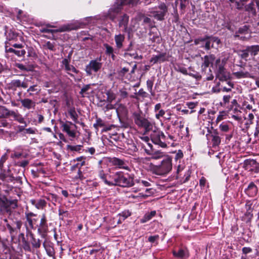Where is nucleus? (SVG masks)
Here are the masks:
<instances>
[{
  "mask_svg": "<svg viewBox=\"0 0 259 259\" xmlns=\"http://www.w3.org/2000/svg\"><path fill=\"white\" fill-rule=\"evenodd\" d=\"M150 137L153 143L162 148H165L169 144L172 145V143L171 142L175 140V137L173 136L168 135L166 137L164 133L158 129L153 131L150 134Z\"/></svg>",
  "mask_w": 259,
  "mask_h": 259,
  "instance_id": "f257e3e1",
  "label": "nucleus"
},
{
  "mask_svg": "<svg viewBox=\"0 0 259 259\" xmlns=\"http://www.w3.org/2000/svg\"><path fill=\"white\" fill-rule=\"evenodd\" d=\"M135 123L139 127L144 128L145 133L152 131L153 124L146 118L141 112H135L133 114Z\"/></svg>",
  "mask_w": 259,
  "mask_h": 259,
  "instance_id": "f03ea898",
  "label": "nucleus"
},
{
  "mask_svg": "<svg viewBox=\"0 0 259 259\" xmlns=\"http://www.w3.org/2000/svg\"><path fill=\"white\" fill-rule=\"evenodd\" d=\"M172 169L171 159L169 157H164L159 165L154 166L153 171L157 175L163 176L169 173Z\"/></svg>",
  "mask_w": 259,
  "mask_h": 259,
  "instance_id": "7ed1b4c3",
  "label": "nucleus"
},
{
  "mask_svg": "<svg viewBox=\"0 0 259 259\" xmlns=\"http://www.w3.org/2000/svg\"><path fill=\"white\" fill-rule=\"evenodd\" d=\"M102 67V63L101 62V57L97 58L95 59L92 60L89 63L85 66V71L87 75L91 76L93 72L96 73L100 71Z\"/></svg>",
  "mask_w": 259,
  "mask_h": 259,
  "instance_id": "20e7f679",
  "label": "nucleus"
},
{
  "mask_svg": "<svg viewBox=\"0 0 259 259\" xmlns=\"http://www.w3.org/2000/svg\"><path fill=\"white\" fill-rule=\"evenodd\" d=\"M230 73L226 70L224 66L219 65L216 72L215 80L218 79L219 82L224 83L230 81Z\"/></svg>",
  "mask_w": 259,
  "mask_h": 259,
  "instance_id": "39448f33",
  "label": "nucleus"
},
{
  "mask_svg": "<svg viewBox=\"0 0 259 259\" xmlns=\"http://www.w3.org/2000/svg\"><path fill=\"white\" fill-rule=\"evenodd\" d=\"M37 233L41 238H45L48 232V225L47 223V217L45 213L42 214L40 217V220L39 225H37Z\"/></svg>",
  "mask_w": 259,
  "mask_h": 259,
  "instance_id": "423d86ee",
  "label": "nucleus"
},
{
  "mask_svg": "<svg viewBox=\"0 0 259 259\" xmlns=\"http://www.w3.org/2000/svg\"><path fill=\"white\" fill-rule=\"evenodd\" d=\"M124 5L121 3V1L117 0V3L109 10L107 14V17L112 21H114L118 14L120 12L122 6Z\"/></svg>",
  "mask_w": 259,
  "mask_h": 259,
  "instance_id": "0eeeda50",
  "label": "nucleus"
},
{
  "mask_svg": "<svg viewBox=\"0 0 259 259\" xmlns=\"http://www.w3.org/2000/svg\"><path fill=\"white\" fill-rule=\"evenodd\" d=\"M234 36L235 38L242 40H247L249 39L251 37V34L248 26L244 25L240 27L235 32Z\"/></svg>",
  "mask_w": 259,
  "mask_h": 259,
  "instance_id": "6e6552de",
  "label": "nucleus"
},
{
  "mask_svg": "<svg viewBox=\"0 0 259 259\" xmlns=\"http://www.w3.org/2000/svg\"><path fill=\"white\" fill-rule=\"evenodd\" d=\"M159 11H151L150 13L157 20L162 21L164 19V17L168 11V8L166 5L162 3L158 6Z\"/></svg>",
  "mask_w": 259,
  "mask_h": 259,
  "instance_id": "1a4fd4ad",
  "label": "nucleus"
},
{
  "mask_svg": "<svg viewBox=\"0 0 259 259\" xmlns=\"http://www.w3.org/2000/svg\"><path fill=\"white\" fill-rule=\"evenodd\" d=\"M134 185L133 178L129 176H125L120 171L118 185L122 187H130Z\"/></svg>",
  "mask_w": 259,
  "mask_h": 259,
  "instance_id": "9d476101",
  "label": "nucleus"
},
{
  "mask_svg": "<svg viewBox=\"0 0 259 259\" xmlns=\"http://www.w3.org/2000/svg\"><path fill=\"white\" fill-rule=\"evenodd\" d=\"M29 80L25 78L23 81L20 79H13L9 83L10 88L16 90V88L26 89L29 85Z\"/></svg>",
  "mask_w": 259,
  "mask_h": 259,
  "instance_id": "9b49d317",
  "label": "nucleus"
},
{
  "mask_svg": "<svg viewBox=\"0 0 259 259\" xmlns=\"http://www.w3.org/2000/svg\"><path fill=\"white\" fill-rule=\"evenodd\" d=\"M120 171L119 172H110L107 176L108 179H105V184L109 186H117Z\"/></svg>",
  "mask_w": 259,
  "mask_h": 259,
  "instance_id": "f8f14e48",
  "label": "nucleus"
},
{
  "mask_svg": "<svg viewBox=\"0 0 259 259\" xmlns=\"http://www.w3.org/2000/svg\"><path fill=\"white\" fill-rule=\"evenodd\" d=\"M17 200L10 201L1 206V211L4 214L6 213L7 214L11 215L12 212V209H14L17 208Z\"/></svg>",
  "mask_w": 259,
  "mask_h": 259,
  "instance_id": "ddd939ff",
  "label": "nucleus"
},
{
  "mask_svg": "<svg viewBox=\"0 0 259 259\" xmlns=\"http://www.w3.org/2000/svg\"><path fill=\"white\" fill-rule=\"evenodd\" d=\"M215 59L214 56L213 55H206L202 59L203 63L201 65V68L203 72L206 73L210 65L212 66Z\"/></svg>",
  "mask_w": 259,
  "mask_h": 259,
  "instance_id": "4468645a",
  "label": "nucleus"
},
{
  "mask_svg": "<svg viewBox=\"0 0 259 259\" xmlns=\"http://www.w3.org/2000/svg\"><path fill=\"white\" fill-rule=\"evenodd\" d=\"M36 217V214H35L32 212H25V218L26 219V223L27 225L28 228L30 229H35L36 226H35V224H36L37 220L36 219L33 218V217Z\"/></svg>",
  "mask_w": 259,
  "mask_h": 259,
  "instance_id": "2eb2a0df",
  "label": "nucleus"
},
{
  "mask_svg": "<svg viewBox=\"0 0 259 259\" xmlns=\"http://www.w3.org/2000/svg\"><path fill=\"white\" fill-rule=\"evenodd\" d=\"M244 192L249 197H253L256 196L258 193V189L255 184L252 182L249 184Z\"/></svg>",
  "mask_w": 259,
  "mask_h": 259,
  "instance_id": "dca6fc26",
  "label": "nucleus"
},
{
  "mask_svg": "<svg viewBox=\"0 0 259 259\" xmlns=\"http://www.w3.org/2000/svg\"><path fill=\"white\" fill-rule=\"evenodd\" d=\"M61 124L63 132L66 133L69 137L71 138H75L76 136L75 131H71L70 130V125L73 124L71 122L67 121L66 122H64L63 121H61Z\"/></svg>",
  "mask_w": 259,
  "mask_h": 259,
  "instance_id": "f3484780",
  "label": "nucleus"
},
{
  "mask_svg": "<svg viewBox=\"0 0 259 259\" xmlns=\"http://www.w3.org/2000/svg\"><path fill=\"white\" fill-rule=\"evenodd\" d=\"M254 3H255L258 10L259 11V0H251L250 3L248 5L245 4L244 8L245 11L252 14L256 15V10L254 7Z\"/></svg>",
  "mask_w": 259,
  "mask_h": 259,
  "instance_id": "a211bd4d",
  "label": "nucleus"
},
{
  "mask_svg": "<svg viewBox=\"0 0 259 259\" xmlns=\"http://www.w3.org/2000/svg\"><path fill=\"white\" fill-rule=\"evenodd\" d=\"M253 201L252 200L246 201L245 205L246 212L244 216L242 217V218H247L248 220H250L252 218L253 214L252 213V211L253 210Z\"/></svg>",
  "mask_w": 259,
  "mask_h": 259,
  "instance_id": "6ab92c4d",
  "label": "nucleus"
},
{
  "mask_svg": "<svg viewBox=\"0 0 259 259\" xmlns=\"http://www.w3.org/2000/svg\"><path fill=\"white\" fill-rule=\"evenodd\" d=\"M168 56L166 53H159L156 55H153L150 60V62L154 64L162 63L168 60Z\"/></svg>",
  "mask_w": 259,
  "mask_h": 259,
  "instance_id": "aec40b11",
  "label": "nucleus"
},
{
  "mask_svg": "<svg viewBox=\"0 0 259 259\" xmlns=\"http://www.w3.org/2000/svg\"><path fill=\"white\" fill-rule=\"evenodd\" d=\"M209 135L207 134L206 137L209 136L211 138V141L212 143V147L218 146L220 145L221 139L219 136V134L217 130H213L212 132H209Z\"/></svg>",
  "mask_w": 259,
  "mask_h": 259,
  "instance_id": "412c9836",
  "label": "nucleus"
},
{
  "mask_svg": "<svg viewBox=\"0 0 259 259\" xmlns=\"http://www.w3.org/2000/svg\"><path fill=\"white\" fill-rule=\"evenodd\" d=\"M112 165L119 168L128 169V167L125 161L116 157H113L110 160Z\"/></svg>",
  "mask_w": 259,
  "mask_h": 259,
  "instance_id": "4be33fe9",
  "label": "nucleus"
},
{
  "mask_svg": "<svg viewBox=\"0 0 259 259\" xmlns=\"http://www.w3.org/2000/svg\"><path fill=\"white\" fill-rule=\"evenodd\" d=\"M5 50L6 52L13 55L14 54L19 57H23L26 54L25 50L8 48V46H6Z\"/></svg>",
  "mask_w": 259,
  "mask_h": 259,
  "instance_id": "5701e85b",
  "label": "nucleus"
},
{
  "mask_svg": "<svg viewBox=\"0 0 259 259\" xmlns=\"http://www.w3.org/2000/svg\"><path fill=\"white\" fill-rule=\"evenodd\" d=\"M216 43L218 45L221 42L220 39L215 36H210L208 39L205 41L204 48L206 50H209L211 48H213V43Z\"/></svg>",
  "mask_w": 259,
  "mask_h": 259,
  "instance_id": "b1692460",
  "label": "nucleus"
},
{
  "mask_svg": "<svg viewBox=\"0 0 259 259\" xmlns=\"http://www.w3.org/2000/svg\"><path fill=\"white\" fill-rule=\"evenodd\" d=\"M31 204L38 209H44L47 205V202L45 200L39 199L37 200L32 199L30 200Z\"/></svg>",
  "mask_w": 259,
  "mask_h": 259,
  "instance_id": "393cba45",
  "label": "nucleus"
},
{
  "mask_svg": "<svg viewBox=\"0 0 259 259\" xmlns=\"http://www.w3.org/2000/svg\"><path fill=\"white\" fill-rule=\"evenodd\" d=\"M161 108L162 105L161 103H158L155 105L154 112L155 113V118L157 119H160L165 113V111L163 110Z\"/></svg>",
  "mask_w": 259,
  "mask_h": 259,
  "instance_id": "a878e982",
  "label": "nucleus"
},
{
  "mask_svg": "<svg viewBox=\"0 0 259 259\" xmlns=\"http://www.w3.org/2000/svg\"><path fill=\"white\" fill-rule=\"evenodd\" d=\"M20 102L22 106L27 109H34L35 106V103L28 98L21 100Z\"/></svg>",
  "mask_w": 259,
  "mask_h": 259,
  "instance_id": "bb28decb",
  "label": "nucleus"
},
{
  "mask_svg": "<svg viewBox=\"0 0 259 259\" xmlns=\"http://www.w3.org/2000/svg\"><path fill=\"white\" fill-rule=\"evenodd\" d=\"M114 39L117 49H120L123 47V42L125 39V36L123 34H119L115 35Z\"/></svg>",
  "mask_w": 259,
  "mask_h": 259,
  "instance_id": "cd10ccee",
  "label": "nucleus"
},
{
  "mask_svg": "<svg viewBox=\"0 0 259 259\" xmlns=\"http://www.w3.org/2000/svg\"><path fill=\"white\" fill-rule=\"evenodd\" d=\"M43 246L49 256H53L55 254L54 249L51 243L45 241L43 243Z\"/></svg>",
  "mask_w": 259,
  "mask_h": 259,
  "instance_id": "c85d7f7f",
  "label": "nucleus"
},
{
  "mask_svg": "<svg viewBox=\"0 0 259 259\" xmlns=\"http://www.w3.org/2000/svg\"><path fill=\"white\" fill-rule=\"evenodd\" d=\"M5 106H0V118H6L11 116V112Z\"/></svg>",
  "mask_w": 259,
  "mask_h": 259,
  "instance_id": "c756f323",
  "label": "nucleus"
},
{
  "mask_svg": "<svg viewBox=\"0 0 259 259\" xmlns=\"http://www.w3.org/2000/svg\"><path fill=\"white\" fill-rule=\"evenodd\" d=\"M5 35L7 39L9 40H15L17 39L19 36L18 34L12 30H7L5 32Z\"/></svg>",
  "mask_w": 259,
  "mask_h": 259,
  "instance_id": "7c9ffc66",
  "label": "nucleus"
},
{
  "mask_svg": "<svg viewBox=\"0 0 259 259\" xmlns=\"http://www.w3.org/2000/svg\"><path fill=\"white\" fill-rule=\"evenodd\" d=\"M11 116H12L14 117V119L19 122V123L24 124L25 126L26 125V122L24 118L21 114L16 113L14 111H12L11 112Z\"/></svg>",
  "mask_w": 259,
  "mask_h": 259,
  "instance_id": "2f4dec72",
  "label": "nucleus"
},
{
  "mask_svg": "<svg viewBox=\"0 0 259 259\" xmlns=\"http://www.w3.org/2000/svg\"><path fill=\"white\" fill-rule=\"evenodd\" d=\"M40 90V88L37 84H33L29 87L27 90V92L29 93V96H32L34 93H35L36 94H39Z\"/></svg>",
  "mask_w": 259,
  "mask_h": 259,
  "instance_id": "473e14b6",
  "label": "nucleus"
},
{
  "mask_svg": "<svg viewBox=\"0 0 259 259\" xmlns=\"http://www.w3.org/2000/svg\"><path fill=\"white\" fill-rule=\"evenodd\" d=\"M249 51L248 47H247L245 49L239 50L238 51V55L242 59L245 61H247L249 57Z\"/></svg>",
  "mask_w": 259,
  "mask_h": 259,
  "instance_id": "72a5a7b5",
  "label": "nucleus"
},
{
  "mask_svg": "<svg viewBox=\"0 0 259 259\" xmlns=\"http://www.w3.org/2000/svg\"><path fill=\"white\" fill-rule=\"evenodd\" d=\"M249 0H236L234 1L236 8L239 10L243 9L245 4Z\"/></svg>",
  "mask_w": 259,
  "mask_h": 259,
  "instance_id": "f704fd0d",
  "label": "nucleus"
},
{
  "mask_svg": "<svg viewBox=\"0 0 259 259\" xmlns=\"http://www.w3.org/2000/svg\"><path fill=\"white\" fill-rule=\"evenodd\" d=\"M173 255L178 258H183L185 257L187 254V251L181 248L178 251L176 250L173 251Z\"/></svg>",
  "mask_w": 259,
  "mask_h": 259,
  "instance_id": "c9c22d12",
  "label": "nucleus"
},
{
  "mask_svg": "<svg viewBox=\"0 0 259 259\" xmlns=\"http://www.w3.org/2000/svg\"><path fill=\"white\" fill-rule=\"evenodd\" d=\"M147 153L151 156L150 158L151 159H159L162 158L164 156L163 153L160 152L159 151H157L152 153H148L147 152Z\"/></svg>",
  "mask_w": 259,
  "mask_h": 259,
  "instance_id": "e433bc0d",
  "label": "nucleus"
},
{
  "mask_svg": "<svg viewBox=\"0 0 259 259\" xmlns=\"http://www.w3.org/2000/svg\"><path fill=\"white\" fill-rule=\"evenodd\" d=\"M128 18L126 14H124L119 21V26L120 27H123L124 28H126L128 22Z\"/></svg>",
  "mask_w": 259,
  "mask_h": 259,
  "instance_id": "4c0bfd02",
  "label": "nucleus"
},
{
  "mask_svg": "<svg viewBox=\"0 0 259 259\" xmlns=\"http://www.w3.org/2000/svg\"><path fill=\"white\" fill-rule=\"evenodd\" d=\"M68 114L70 116L72 119L74 121L75 123H78V116L75 111L74 108H71L69 109L68 111Z\"/></svg>",
  "mask_w": 259,
  "mask_h": 259,
  "instance_id": "58836bf2",
  "label": "nucleus"
},
{
  "mask_svg": "<svg viewBox=\"0 0 259 259\" xmlns=\"http://www.w3.org/2000/svg\"><path fill=\"white\" fill-rule=\"evenodd\" d=\"M176 71L180 72L183 74H188L187 69L183 65L177 63L174 66Z\"/></svg>",
  "mask_w": 259,
  "mask_h": 259,
  "instance_id": "ea45409f",
  "label": "nucleus"
},
{
  "mask_svg": "<svg viewBox=\"0 0 259 259\" xmlns=\"http://www.w3.org/2000/svg\"><path fill=\"white\" fill-rule=\"evenodd\" d=\"M250 55L252 56H256L259 52V45L247 46Z\"/></svg>",
  "mask_w": 259,
  "mask_h": 259,
  "instance_id": "a19ab883",
  "label": "nucleus"
},
{
  "mask_svg": "<svg viewBox=\"0 0 259 259\" xmlns=\"http://www.w3.org/2000/svg\"><path fill=\"white\" fill-rule=\"evenodd\" d=\"M226 82L228 84V87H227L225 85H224V83H221L222 92H231L232 90V89L233 88V86H234L233 83H232L231 81H230Z\"/></svg>",
  "mask_w": 259,
  "mask_h": 259,
  "instance_id": "79ce46f5",
  "label": "nucleus"
},
{
  "mask_svg": "<svg viewBox=\"0 0 259 259\" xmlns=\"http://www.w3.org/2000/svg\"><path fill=\"white\" fill-rule=\"evenodd\" d=\"M233 74L237 78L248 77L250 75L248 72H243L242 71L234 72Z\"/></svg>",
  "mask_w": 259,
  "mask_h": 259,
  "instance_id": "37998d69",
  "label": "nucleus"
},
{
  "mask_svg": "<svg viewBox=\"0 0 259 259\" xmlns=\"http://www.w3.org/2000/svg\"><path fill=\"white\" fill-rule=\"evenodd\" d=\"M93 126L97 130H98L99 127L105 126V123L101 118L97 117L96 122Z\"/></svg>",
  "mask_w": 259,
  "mask_h": 259,
  "instance_id": "c03bdc74",
  "label": "nucleus"
},
{
  "mask_svg": "<svg viewBox=\"0 0 259 259\" xmlns=\"http://www.w3.org/2000/svg\"><path fill=\"white\" fill-rule=\"evenodd\" d=\"M131 214V213L130 211L128 210H125L121 212L119 214V215L120 216V218L119 219L118 222H121L122 221H124L125 219H126L127 217L130 216Z\"/></svg>",
  "mask_w": 259,
  "mask_h": 259,
  "instance_id": "a18cd8bd",
  "label": "nucleus"
},
{
  "mask_svg": "<svg viewBox=\"0 0 259 259\" xmlns=\"http://www.w3.org/2000/svg\"><path fill=\"white\" fill-rule=\"evenodd\" d=\"M245 163L247 165H250L251 166L256 168L257 169V170L259 169V163H257L255 160H246Z\"/></svg>",
  "mask_w": 259,
  "mask_h": 259,
  "instance_id": "49530a36",
  "label": "nucleus"
},
{
  "mask_svg": "<svg viewBox=\"0 0 259 259\" xmlns=\"http://www.w3.org/2000/svg\"><path fill=\"white\" fill-rule=\"evenodd\" d=\"M124 56L125 58H127L128 56H130V57H132L133 58H134L135 59H142V56H139L136 52H134V53H129L128 52H125L124 54Z\"/></svg>",
  "mask_w": 259,
  "mask_h": 259,
  "instance_id": "de8ad7c7",
  "label": "nucleus"
},
{
  "mask_svg": "<svg viewBox=\"0 0 259 259\" xmlns=\"http://www.w3.org/2000/svg\"><path fill=\"white\" fill-rule=\"evenodd\" d=\"M31 243L33 248H39L40 247L41 243L39 239L33 238V239L31 240Z\"/></svg>",
  "mask_w": 259,
  "mask_h": 259,
  "instance_id": "09e8293b",
  "label": "nucleus"
},
{
  "mask_svg": "<svg viewBox=\"0 0 259 259\" xmlns=\"http://www.w3.org/2000/svg\"><path fill=\"white\" fill-rule=\"evenodd\" d=\"M104 47L106 49L105 53L107 55L110 56V54H112V53H114L113 48L109 46L108 44H104Z\"/></svg>",
  "mask_w": 259,
  "mask_h": 259,
  "instance_id": "8fccbe9b",
  "label": "nucleus"
},
{
  "mask_svg": "<svg viewBox=\"0 0 259 259\" xmlns=\"http://www.w3.org/2000/svg\"><path fill=\"white\" fill-rule=\"evenodd\" d=\"M233 95H227L223 96V102L221 103L222 106H225L227 104L229 103L230 99L232 98Z\"/></svg>",
  "mask_w": 259,
  "mask_h": 259,
  "instance_id": "3c124183",
  "label": "nucleus"
},
{
  "mask_svg": "<svg viewBox=\"0 0 259 259\" xmlns=\"http://www.w3.org/2000/svg\"><path fill=\"white\" fill-rule=\"evenodd\" d=\"M106 95L107 96V100L109 103H111L116 98V95L113 92H108Z\"/></svg>",
  "mask_w": 259,
  "mask_h": 259,
  "instance_id": "603ef678",
  "label": "nucleus"
},
{
  "mask_svg": "<svg viewBox=\"0 0 259 259\" xmlns=\"http://www.w3.org/2000/svg\"><path fill=\"white\" fill-rule=\"evenodd\" d=\"M212 92L214 93H218L222 92L221 82H217L215 87L212 88Z\"/></svg>",
  "mask_w": 259,
  "mask_h": 259,
  "instance_id": "864d4df0",
  "label": "nucleus"
},
{
  "mask_svg": "<svg viewBox=\"0 0 259 259\" xmlns=\"http://www.w3.org/2000/svg\"><path fill=\"white\" fill-rule=\"evenodd\" d=\"M81 147V145H67V149L70 150L72 151H79L80 150Z\"/></svg>",
  "mask_w": 259,
  "mask_h": 259,
  "instance_id": "5fc2aeb1",
  "label": "nucleus"
},
{
  "mask_svg": "<svg viewBox=\"0 0 259 259\" xmlns=\"http://www.w3.org/2000/svg\"><path fill=\"white\" fill-rule=\"evenodd\" d=\"M204 74L206 75V79L207 80H211L213 78V75L211 73V70L210 68H208V70L206 71V73H205L204 72Z\"/></svg>",
  "mask_w": 259,
  "mask_h": 259,
  "instance_id": "6e6d98bb",
  "label": "nucleus"
},
{
  "mask_svg": "<svg viewBox=\"0 0 259 259\" xmlns=\"http://www.w3.org/2000/svg\"><path fill=\"white\" fill-rule=\"evenodd\" d=\"M156 214V211H152L150 213H146L144 218L145 219V222L150 220L152 219L154 216H155Z\"/></svg>",
  "mask_w": 259,
  "mask_h": 259,
  "instance_id": "4d7b16f0",
  "label": "nucleus"
},
{
  "mask_svg": "<svg viewBox=\"0 0 259 259\" xmlns=\"http://www.w3.org/2000/svg\"><path fill=\"white\" fill-rule=\"evenodd\" d=\"M44 47L51 51L55 50V45L49 41L46 42Z\"/></svg>",
  "mask_w": 259,
  "mask_h": 259,
  "instance_id": "13d9d810",
  "label": "nucleus"
},
{
  "mask_svg": "<svg viewBox=\"0 0 259 259\" xmlns=\"http://www.w3.org/2000/svg\"><path fill=\"white\" fill-rule=\"evenodd\" d=\"M126 107L120 104L118 108L116 109V112L117 114L118 115L120 113H124L126 112Z\"/></svg>",
  "mask_w": 259,
  "mask_h": 259,
  "instance_id": "bf43d9fd",
  "label": "nucleus"
},
{
  "mask_svg": "<svg viewBox=\"0 0 259 259\" xmlns=\"http://www.w3.org/2000/svg\"><path fill=\"white\" fill-rule=\"evenodd\" d=\"M23 247L25 251H31V247L28 241L26 240H23Z\"/></svg>",
  "mask_w": 259,
  "mask_h": 259,
  "instance_id": "052dcab7",
  "label": "nucleus"
},
{
  "mask_svg": "<svg viewBox=\"0 0 259 259\" xmlns=\"http://www.w3.org/2000/svg\"><path fill=\"white\" fill-rule=\"evenodd\" d=\"M138 96L143 98H145L148 97V94L145 92L143 89H141L139 90L138 92L136 93Z\"/></svg>",
  "mask_w": 259,
  "mask_h": 259,
  "instance_id": "680f3d73",
  "label": "nucleus"
},
{
  "mask_svg": "<svg viewBox=\"0 0 259 259\" xmlns=\"http://www.w3.org/2000/svg\"><path fill=\"white\" fill-rule=\"evenodd\" d=\"M109 174H104V172H103V170H101L100 172H99V177L102 180V181L105 183V179L106 180H108V178H107Z\"/></svg>",
  "mask_w": 259,
  "mask_h": 259,
  "instance_id": "e2e57ef3",
  "label": "nucleus"
},
{
  "mask_svg": "<svg viewBox=\"0 0 259 259\" xmlns=\"http://www.w3.org/2000/svg\"><path fill=\"white\" fill-rule=\"evenodd\" d=\"M90 84H87L81 89L79 94L81 95L82 97H84V94L90 89Z\"/></svg>",
  "mask_w": 259,
  "mask_h": 259,
  "instance_id": "0e129e2a",
  "label": "nucleus"
},
{
  "mask_svg": "<svg viewBox=\"0 0 259 259\" xmlns=\"http://www.w3.org/2000/svg\"><path fill=\"white\" fill-rule=\"evenodd\" d=\"M120 96L121 99H124L127 97L128 93L125 89H121L119 90Z\"/></svg>",
  "mask_w": 259,
  "mask_h": 259,
  "instance_id": "69168bd1",
  "label": "nucleus"
},
{
  "mask_svg": "<svg viewBox=\"0 0 259 259\" xmlns=\"http://www.w3.org/2000/svg\"><path fill=\"white\" fill-rule=\"evenodd\" d=\"M147 87L148 91L152 93V88L153 85V82L151 80H148L146 82Z\"/></svg>",
  "mask_w": 259,
  "mask_h": 259,
  "instance_id": "338daca9",
  "label": "nucleus"
},
{
  "mask_svg": "<svg viewBox=\"0 0 259 259\" xmlns=\"http://www.w3.org/2000/svg\"><path fill=\"white\" fill-rule=\"evenodd\" d=\"M219 127L222 131L224 132H227L229 130V125L227 124H221Z\"/></svg>",
  "mask_w": 259,
  "mask_h": 259,
  "instance_id": "774afa93",
  "label": "nucleus"
}]
</instances>
